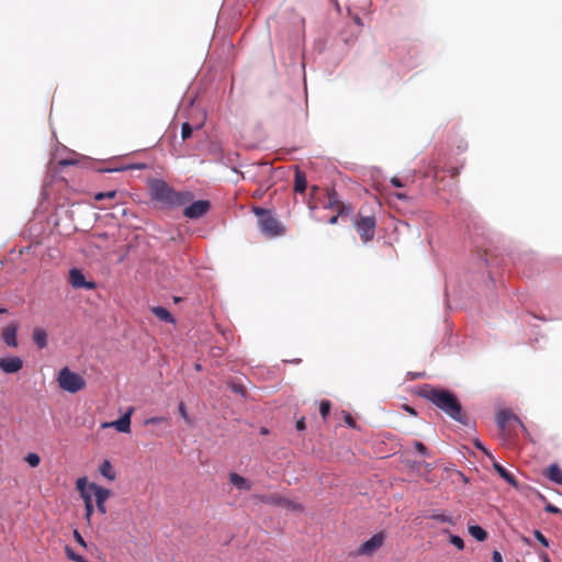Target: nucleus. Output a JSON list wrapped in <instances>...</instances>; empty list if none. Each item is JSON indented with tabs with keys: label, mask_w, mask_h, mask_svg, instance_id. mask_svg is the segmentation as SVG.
Segmentation results:
<instances>
[{
	"label": "nucleus",
	"mask_w": 562,
	"mask_h": 562,
	"mask_svg": "<svg viewBox=\"0 0 562 562\" xmlns=\"http://www.w3.org/2000/svg\"><path fill=\"white\" fill-rule=\"evenodd\" d=\"M116 191L115 190H112V191H108V192H99V193H95L94 194V199L97 201H101L103 199H114L116 196Z\"/></svg>",
	"instance_id": "nucleus-29"
},
{
	"label": "nucleus",
	"mask_w": 562,
	"mask_h": 562,
	"mask_svg": "<svg viewBox=\"0 0 562 562\" xmlns=\"http://www.w3.org/2000/svg\"><path fill=\"white\" fill-rule=\"evenodd\" d=\"M338 217H341V216H340V215H338V213H337L336 215L331 216V217L328 220V223H329L330 225H335V224H337V222H338Z\"/></svg>",
	"instance_id": "nucleus-47"
},
{
	"label": "nucleus",
	"mask_w": 562,
	"mask_h": 562,
	"mask_svg": "<svg viewBox=\"0 0 562 562\" xmlns=\"http://www.w3.org/2000/svg\"><path fill=\"white\" fill-rule=\"evenodd\" d=\"M228 386L236 394H240L244 396L246 393V389L243 384L232 382L228 384Z\"/></svg>",
	"instance_id": "nucleus-31"
},
{
	"label": "nucleus",
	"mask_w": 562,
	"mask_h": 562,
	"mask_svg": "<svg viewBox=\"0 0 562 562\" xmlns=\"http://www.w3.org/2000/svg\"><path fill=\"white\" fill-rule=\"evenodd\" d=\"M431 518L435 519V520L441 521V522H448V524H452L453 522L451 517H449L447 515H442V514L432 515Z\"/></svg>",
	"instance_id": "nucleus-35"
},
{
	"label": "nucleus",
	"mask_w": 562,
	"mask_h": 562,
	"mask_svg": "<svg viewBox=\"0 0 562 562\" xmlns=\"http://www.w3.org/2000/svg\"><path fill=\"white\" fill-rule=\"evenodd\" d=\"M23 367V361L20 357L0 358V369L4 373H16Z\"/></svg>",
	"instance_id": "nucleus-14"
},
{
	"label": "nucleus",
	"mask_w": 562,
	"mask_h": 562,
	"mask_svg": "<svg viewBox=\"0 0 562 562\" xmlns=\"http://www.w3.org/2000/svg\"><path fill=\"white\" fill-rule=\"evenodd\" d=\"M419 395L429 401L453 420L462 425L468 424V416L463 413L462 405L458 397L451 391L425 384L420 389Z\"/></svg>",
	"instance_id": "nucleus-1"
},
{
	"label": "nucleus",
	"mask_w": 562,
	"mask_h": 562,
	"mask_svg": "<svg viewBox=\"0 0 562 562\" xmlns=\"http://www.w3.org/2000/svg\"><path fill=\"white\" fill-rule=\"evenodd\" d=\"M403 408H404V411H406V412H407V413H409L411 415H414V416H416V415H417V413H416L415 408H413V407H412V406H409V405H406V404H405V405H403Z\"/></svg>",
	"instance_id": "nucleus-46"
},
{
	"label": "nucleus",
	"mask_w": 562,
	"mask_h": 562,
	"mask_svg": "<svg viewBox=\"0 0 562 562\" xmlns=\"http://www.w3.org/2000/svg\"><path fill=\"white\" fill-rule=\"evenodd\" d=\"M100 473L110 481H114L116 477L115 471L109 460H104L100 468Z\"/></svg>",
	"instance_id": "nucleus-21"
},
{
	"label": "nucleus",
	"mask_w": 562,
	"mask_h": 562,
	"mask_svg": "<svg viewBox=\"0 0 562 562\" xmlns=\"http://www.w3.org/2000/svg\"><path fill=\"white\" fill-rule=\"evenodd\" d=\"M57 382L61 390L69 393H77L86 387L85 379L67 367L59 371Z\"/></svg>",
	"instance_id": "nucleus-4"
},
{
	"label": "nucleus",
	"mask_w": 562,
	"mask_h": 562,
	"mask_svg": "<svg viewBox=\"0 0 562 562\" xmlns=\"http://www.w3.org/2000/svg\"><path fill=\"white\" fill-rule=\"evenodd\" d=\"M493 467H494V470L499 474L501 477H503L512 486L517 487V485H518L517 480L512 472H509L507 469H505L502 464H499L497 462H494Z\"/></svg>",
	"instance_id": "nucleus-16"
},
{
	"label": "nucleus",
	"mask_w": 562,
	"mask_h": 562,
	"mask_svg": "<svg viewBox=\"0 0 562 562\" xmlns=\"http://www.w3.org/2000/svg\"><path fill=\"white\" fill-rule=\"evenodd\" d=\"M151 312L156 317H158L160 321H162L165 323H170V324L176 323V319L171 315V313L162 306H154V307H151Z\"/></svg>",
	"instance_id": "nucleus-18"
},
{
	"label": "nucleus",
	"mask_w": 562,
	"mask_h": 562,
	"mask_svg": "<svg viewBox=\"0 0 562 562\" xmlns=\"http://www.w3.org/2000/svg\"><path fill=\"white\" fill-rule=\"evenodd\" d=\"M81 497L83 498L85 506H87V504H92L91 496L87 492L81 493Z\"/></svg>",
	"instance_id": "nucleus-43"
},
{
	"label": "nucleus",
	"mask_w": 562,
	"mask_h": 562,
	"mask_svg": "<svg viewBox=\"0 0 562 562\" xmlns=\"http://www.w3.org/2000/svg\"><path fill=\"white\" fill-rule=\"evenodd\" d=\"M89 490L93 493V495L95 497L98 510L100 512V514L105 515L106 514L105 502L111 496V491L105 487H102L95 483L89 484Z\"/></svg>",
	"instance_id": "nucleus-11"
},
{
	"label": "nucleus",
	"mask_w": 562,
	"mask_h": 562,
	"mask_svg": "<svg viewBox=\"0 0 562 562\" xmlns=\"http://www.w3.org/2000/svg\"><path fill=\"white\" fill-rule=\"evenodd\" d=\"M474 445L477 449L482 450L485 454L490 456L488 451L485 449V447L481 443V441L475 440Z\"/></svg>",
	"instance_id": "nucleus-45"
},
{
	"label": "nucleus",
	"mask_w": 562,
	"mask_h": 562,
	"mask_svg": "<svg viewBox=\"0 0 562 562\" xmlns=\"http://www.w3.org/2000/svg\"><path fill=\"white\" fill-rule=\"evenodd\" d=\"M87 483H88V481H87L86 476L77 480L76 487L80 492V494L86 492Z\"/></svg>",
	"instance_id": "nucleus-33"
},
{
	"label": "nucleus",
	"mask_w": 562,
	"mask_h": 562,
	"mask_svg": "<svg viewBox=\"0 0 562 562\" xmlns=\"http://www.w3.org/2000/svg\"><path fill=\"white\" fill-rule=\"evenodd\" d=\"M132 408L128 409L121 418L111 423H103L102 428L114 427L117 431L128 434L131 431V414Z\"/></svg>",
	"instance_id": "nucleus-13"
},
{
	"label": "nucleus",
	"mask_w": 562,
	"mask_h": 562,
	"mask_svg": "<svg viewBox=\"0 0 562 562\" xmlns=\"http://www.w3.org/2000/svg\"><path fill=\"white\" fill-rule=\"evenodd\" d=\"M306 428V425H305V418L302 417L301 419H299L296 422V429L297 430H304Z\"/></svg>",
	"instance_id": "nucleus-41"
},
{
	"label": "nucleus",
	"mask_w": 562,
	"mask_h": 562,
	"mask_svg": "<svg viewBox=\"0 0 562 562\" xmlns=\"http://www.w3.org/2000/svg\"><path fill=\"white\" fill-rule=\"evenodd\" d=\"M385 538L384 532H376L358 548L357 554L367 557L373 555L383 546Z\"/></svg>",
	"instance_id": "nucleus-7"
},
{
	"label": "nucleus",
	"mask_w": 562,
	"mask_h": 562,
	"mask_svg": "<svg viewBox=\"0 0 562 562\" xmlns=\"http://www.w3.org/2000/svg\"><path fill=\"white\" fill-rule=\"evenodd\" d=\"M470 535L477 541H484L487 539V532L480 526L473 525L469 527Z\"/></svg>",
	"instance_id": "nucleus-23"
},
{
	"label": "nucleus",
	"mask_w": 562,
	"mask_h": 562,
	"mask_svg": "<svg viewBox=\"0 0 562 562\" xmlns=\"http://www.w3.org/2000/svg\"><path fill=\"white\" fill-rule=\"evenodd\" d=\"M192 132H193V128L192 126L190 125V123L188 122H184L181 126V137L183 140L188 139L191 137L192 135Z\"/></svg>",
	"instance_id": "nucleus-28"
},
{
	"label": "nucleus",
	"mask_w": 562,
	"mask_h": 562,
	"mask_svg": "<svg viewBox=\"0 0 562 562\" xmlns=\"http://www.w3.org/2000/svg\"><path fill=\"white\" fill-rule=\"evenodd\" d=\"M33 340L38 348H45L47 345V334L42 328H35L33 330Z\"/></svg>",
	"instance_id": "nucleus-22"
},
{
	"label": "nucleus",
	"mask_w": 562,
	"mask_h": 562,
	"mask_svg": "<svg viewBox=\"0 0 562 562\" xmlns=\"http://www.w3.org/2000/svg\"><path fill=\"white\" fill-rule=\"evenodd\" d=\"M414 447L415 449L420 453V454H424L426 456L427 454V447L420 442V441H415L414 442Z\"/></svg>",
	"instance_id": "nucleus-36"
},
{
	"label": "nucleus",
	"mask_w": 562,
	"mask_h": 562,
	"mask_svg": "<svg viewBox=\"0 0 562 562\" xmlns=\"http://www.w3.org/2000/svg\"><path fill=\"white\" fill-rule=\"evenodd\" d=\"M69 282L75 289H95V283L91 281H86L83 273L78 269H71L69 272Z\"/></svg>",
	"instance_id": "nucleus-12"
},
{
	"label": "nucleus",
	"mask_w": 562,
	"mask_h": 562,
	"mask_svg": "<svg viewBox=\"0 0 562 562\" xmlns=\"http://www.w3.org/2000/svg\"><path fill=\"white\" fill-rule=\"evenodd\" d=\"M65 553L67 558L75 562H88L83 557L77 554L70 547H65Z\"/></svg>",
	"instance_id": "nucleus-26"
},
{
	"label": "nucleus",
	"mask_w": 562,
	"mask_h": 562,
	"mask_svg": "<svg viewBox=\"0 0 562 562\" xmlns=\"http://www.w3.org/2000/svg\"><path fill=\"white\" fill-rule=\"evenodd\" d=\"M546 476L550 481L562 485V470L558 464L549 465L548 469L546 470Z\"/></svg>",
	"instance_id": "nucleus-19"
},
{
	"label": "nucleus",
	"mask_w": 562,
	"mask_h": 562,
	"mask_svg": "<svg viewBox=\"0 0 562 562\" xmlns=\"http://www.w3.org/2000/svg\"><path fill=\"white\" fill-rule=\"evenodd\" d=\"M149 194L153 201L164 207L183 206L193 200V194L190 191H176L161 179H154L149 182Z\"/></svg>",
	"instance_id": "nucleus-2"
},
{
	"label": "nucleus",
	"mask_w": 562,
	"mask_h": 562,
	"mask_svg": "<svg viewBox=\"0 0 562 562\" xmlns=\"http://www.w3.org/2000/svg\"><path fill=\"white\" fill-rule=\"evenodd\" d=\"M331 408V403L328 400H323L319 403V412L324 420L327 419Z\"/></svg>",
	"instance_id": "nucleus-24"
},
{
	"label": "nucleus",
	"mask_w": 562,
	"mask_h": 562,
	"mask_svg": "<svg viewBox=\"0 0 562 562\" xmlns=\"http://www.w3.org/2000/svg\"><path fill=\"white\" fill-rule=\"evenodd\" d=\"M391 183H392L394 187H396V188H401V187H403L402 181H401L397 177H393V178L391 179Z\"/></svg>",
	"instance_id": "nucleus-44"
},
{
	"label": "nucleus",
	"mask_w": 562,
	"mask_h": 562,
	"mask_svg": "<svg viewBox=\"0 0 562 562\" xmlns=\"http://www.w3.org/2000/svg\"><path fill=\"white\" fill-rule=\"evenodd\" d=\"M85 510H86V513H85V518H86L88 521H90L91 516H92L93 510H94V508H93V504H87V506H85Z\"/></svg>",
	"instance_id": "nucleus-37"
},
{
	"label": "nucleus",
	"mask_w": 562,
	"mask_h": 562,
	"mask_svg": "<svg viewBox=\"0 0 562 562\" xmlns=\"http://www.w3.org/2000/svg\"><path fill=\"white\" fill-rule=\"evenodd\" d=\"M261 502L266 504H272L277 506H281L283 508H286L292 512H303L304 507L292 499H289L286 497L280 496V495H271V496H261Z\"/></svg>",
	"instance_id": "nucleus-9"
},
{
	"label": "nucleus",
	"mask_w": 562,
	"mask_h": 562,
	"mask_svg": "<svg viewBox=\"0 0 562 562\" xmlns=\"http://www.w3.org/2000/svg\"><path fill=\"white\" fill-rule=\"evenodd\" d=\"M160 424H169V418L165 416H155L144 420V425H160Z\"/></svg>",
	"instance_id": "nucleus-25"
},
{
	"label": "nucleus",
	"mask_w": 562,
	"mask_h": 562,
	"mask_svg": "<svg viewBox=\"0 0 562 562\" xmlns=\"http://www.w3.org/2000/svg\"><path fill=\"white\" fill-rule=\"evenodd\" d=\"M210 209L211 203L207 200H199L184 207L183 215L188 218L196 220L204 216Z\"/></svg>",
	"instance_id": "nucleus-8"
},
{
	"label": "nucleus",
	"mask_w": 562,
	"mask_h": 562,
	"mask_svg": "<svg viewBox=\"0 0 562 562\" xmlns=\"http://www.w3.org/2000/svg\"><path fill=\"white\" fill-rule=\"evenodd\" d=\"M19 329L18 323H11L7 325L2 330V339L4 344L9 347H18L16 333Z\"/></svg>",
	"instance_id": "nucleus-15"
},
{
	"label": "nucleus",
	"mask_w": 562,
	"mask_h": 562,
	"mask_svg": "<svg viewBox=\"0 0 562 562\" xmlns=\"http://www.w3.org/2000/svg\"><path fill=\"white\" fill-rule=\"evenodd\" d=\"M375 217L373 215H363L359 213V218L355 222V227L363 243L373 239L375 234Z\"/></svg>",
	"instance_id": "nucleus-5"
},
{
	"label": "nucleus",
	"mask_w": 562,
	"mask_h": 562,
	"mask_svg": "<svg viewBox=\"0 0 562 562\" xmlns=\"http://www.w3.org/2000/svg\"><path fill=\"white\" fill-rule=\"evenodd\" d=\"M497 425L503 435H510L516 426L526 430L521 420L510 411L504 409L497 414Z\"/></svg>",
	"instance_id": "nucleus-6"
},
{
	"label": "nucleus",
	"mask_w": 562,
	"mask_h": 562,
	"mask_svg": "<svg viewBox=\"0 0 562 562\" xmlns=\"http://www.w3.org/2000/svg\"><path fill=\"white\" fill-rule=\"evenodd\" d=\"M178 411H179L180 416L184 419V422H186L188 425H192V419L189 417V415H188V413H187L186 405H184V403H183V402H180L179 407H178Z\"/></svg>",
	"instance_id": "nucleus-30"
},
{
	"label": "nucleus",
	"mask_w": 562,
	"mask_h": 562,
	"mask_svg": "<svg viewBox=\"0 0 562 562\" xmlns=\"http://www.w3.org/2000/svg\"><path fill=\"white\" fill-rule=\"evenodd\" d=\"M394 195H395L397 199H400V200H404V199H406V198H407V195H406L405 193H403V192H397V193H395Z\"/></svg>",
	"instance_id": "nucleus-48"
},
{
	"label": "nucleus",
	"mask_w": 562,
	"mask_h": 562,
	"mask_svg": "<svg viewBox=\"0 0 562 562\" xmlns=\"http://www.w3.org/2000/svg\"><path fill=\"white\" fill-rule=\"evenodd\" d=\"M25 461L30 464V467L36 468L41 462V458L37 453L31 452L25 457Z\"/></svg>",
	"instance_id": "nucleus-27"
},
{
	"label": "nucleus",
	"mask_w": 562,
	"mask_h": 562,
	"mask_svg": "<svg viewBox=\"0 0 562 562\" xmlns=\"http://www.w3.org/2000/svg\"><path fill=\"white\" fill-rule=\"evenodd\" d=\"M546 512L551 514H562V510L552 504H547L544 507Z\"/></svg>",
	"instance_id": "nucleus-40"
},
{
	"label": "nucleus",
	"mask_w": 562,
	"mask_h": 562,
	"mask_svg": "<svg viewBox=\"0 0 562 562\" xmlns=\"http://www.w3.org/2000/svg\"><path fill=\"white\" fill-rule=\"evenodd\" d=\"M450 542L456 546L459 550H462L464 548L463 540L456 535H450Z\"/></svg>",
	"instance_id": "nucleus-32"
},
{
	"label": "nucleus",
	"mask_w": 562,
	"mask_h": 562,
	"mask_svg": "<svg viewBox=\"0 0 562 562\" xmlns=\"http://www.w3.org/2000/svg\"><path fill=\"white\" fill-rule=\"evenodd\" d=\"M325 207L335 210L341 217L347 216L351 213V206L346 205L344 202H341L339 200L338 193L335 190H329L327 192V202Z\"/></svg>",
	"instance_id": "nucleus-10"
},
{
	"label": "nucleus",
	"mask_w": 562,
	"mask_h": 562,
	"mask_svg": "<svg viewBox=\"0 0 562 562\" xmlns=\"http://www.w3.org/2000/svg\"><path fill=\"white\" fill-rule=\"evenodd\" d=\"M74 537H75V540L82 547H87V543L83 539V537L81 536V533L78 531V530H75L74 531Z\"/></svg>",
	"instance_id": "nucleus-39"
},
{
	"label": "nucleus",
	"mask_w": 562,
	"mask_h": 562,
	"mask_svg": "<svg viewBox=\"0 0 562 562\" xmlns=\"http://www.w3.org/2000/svg\"><path fill=\"white\" fill-rule=\"evenodd\" d=\"M5 312H7L5 308H0V314L5 313Z\"/></svg>",
	"instance_id": "nucleus-50"
},
{
	"label": "nucleus",
	"mask_w": 562,
	"mask_h": 562,
	"mask_svg": "<svg viewBox=\"0 0 562 562\" xmlns=\"http://www.w3.org/2000/svg\"><path fill=\"white\" fill-rule=\"evenodd\" d=\"M540 557L543 560V562H551L547 553L543 552V553H541Z\"/></svg>",
	"instance_id": "nucleus-49"
},
{
	"label": "nucleus",
	"mask_w": 562,
	"mask_h": 562,
	"mask_svg": "<svg viewBox=\"0 0 562 562\" xmlns=\"http://www.w3.org/2000/svg\"><path fill=\"white\" fill-rule=\"evenodd\" d=\"M254 213L259 217L258 224L260 231L268 237L273 238L284 234L285 228L272 215L269 210L255 207Z\"/></svg>",
	"instance_id": "nucleus-3"
},
{
	"label": "nucleus",
	"mask_w": 562,
	"mask_h": 562,
	"mask_svg": "<svg viewBox=\"0 0 562 562\" xmlns=\"http://www.w3.org/2000/svg\"><path fill=\"white\" fill-rule=\"evenodd\" d=\"M492 560H493V562H503V557H502L501 552L494 551L493 555H492Z\"/></svg>",
	"instance_id": "nucleus-42"
},
{
	"label": "nucleus",
	"mask_w": 562,
	"mask_h": 562,
	"mask_svg": "<svg viewBox=\"0 0 562 562\" xmlns=\"http://www.w3.org/2000/svg\"><path fill=\"white\" fill-rule=\"evenodd\" d=\"M195 369H196V370H201V366H200V364H196V366H195Z\"/></svg>",
	"instance_id": "nucleus-51"
},
{
	"label": "nucleus",
	"mask_w": 562,
	"mask_h": 562,
	"mask_svg": "<svg viewBox=\"0 0 562 562\" xmlns=\"http://www.w3.org/2000/svg\"><path fill=\"white\" fill-rule=\"evenodd\" d=\"M229 482L238 490H245V491L251 490V483L248 480H246L244 476H241L237 473L229 474Z\"/></svg>",
	"instance_id": "nucleus-17"
},
{
	"label": "nucleus",
	"mask_w": 562,
	"mask_h": 562,
	"mask_svg": "<svg viewBox=\"0 0 562 562\" xmlns=\"http://www.w3.org/2000/svg\"><path fill=\"white\" fill-rule=\"evenodd\" d=\"M307 187V181L305 173L301 171L299 168L295 171L294 178V190L295 192L304 193Z\"/></svg>",
	"instance_id": "nucleus-20"
},
{
	"label": "nucleus",
	"mask_w": 562,
	"mask_h": 562,
	"mask_svg": "<svg viewBox=\"0 0 562 562\" xmlns=\"http://www.w3.org/2000/svg\"><path fill=\"white\" fill-rule=\"evenodd\" d=\"M536 539L543 546V547H548L549 546V541L548 539L544 537V535L539 531V530H535L533 532Z\"/></svg>",
	"instance_id": "nucleus-34"
},
{
	"label": "nucleus",
	"mask_w": 562,
	"mask_h": 562,
	"mask_svg": "<svg viewBox=\"0 0 562 562\" xmlns=\"http://www.w3.org/2000/svg\"><path fill=\"white\" fill-rule=\"evenodd\" d=\"M345 423L351 427V428H356V420L353 419V417L349 414V413H345Z\"/></svg>",
	"instance_id": "nucleus-38"
}]
</instances>
